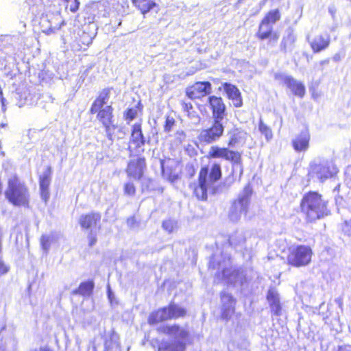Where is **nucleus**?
<instances>
[{
	"label": "nucleus",
	"mask_w": 351,
	"mask_h": 351,
	"mask_svg": "<svg viewBox=\"0 0 351 351\" xmlns=\"http://www.w3.org/2000/svg\"><path fill=\"white\" fill-rule=\"evenodd\" d=\"M169 343L165 342L164 345L158 347V351L167 350L169 348Z\"/></svg>",
	"instance_id": "de8ad7c7"
},
{
	"label": "nucleus",
	"mask_w": 351,
	"mask_h": 351,
	"mask_svg": "<svg viewBox=\"0 0 351 351\" xmlns=\"http://www.w3.org/2000/svg\"><path fill=\"white\" fill-rule=\"evenodd\" d=\"M95 285L93 280L82 282L79 287L72 292L73 295L90 296L93 291Z\"/></svg>",
	"instance_id": "393cba45"
},
{
	"label": "nucleus",
	"mask_w": 351,
	"mask_h": 351,
	"mask_svg": "<svg viewBox=\"0 0 351 351\" xmlns=\"http://www.w3.org/2000/svg\"><path fill=\"white\" fill-rule=\"evenodd\" d=\"M127 226L130 228H134L138 224V221L135 215L130 216L126 219Z\"/></svg>",
	"instance_id": "a19ab883"
},
{
	"label": "nucleus",
	"mask_w": 351,
	"mask_h": 351,
	"mask_svg": "<svg viewBox=\"0 0 351 351\" xmlns=\"http://www.w3.org/2000/svg\"><path fill=\"white\" fill-rule=\"evenodd\" d=\"M340 59H341V56H340V54H339V53H337V54H335V55L333 56V60H334L335 61H339Z\"/></svg>",
	"instance_id": "3c124183"
},
{
	"label": "nucleus",
	"mask_w": 351,
	"mask_h": 351,
	"mask_svg": "<svg viewBox=\"0 0 351 351\" xmlns=\"http://www.w3.org/2000/svg\"><path fill=\"white\" fill-rule=\"evenodd\" d=\"M162 226L165 230L171 233L176 228V222L171 219H167L162 222Z\"/></svg>",
	"instance_id": "58836bf2"
},
{
	"label": "nucleus",
	"mask_w": 351,
	"mask_h": 351,
	"mask_svg": "<svg viewBox=\"0 0 351 351\" xmlns=\"http://www.w3.org/2000/svg\"><path fill=\"white\" fill-rule=\"evenodd\" d=\"M52 173V168L49 165L38 177L40 196L45 202L49 200L50 196L49 186L51 182Z\"/></svg>",
	"instance_id": "2eb2a0df"
},
{
	"label": "nucleus",
	"mask_w": 351,
	"mask_h": 351,
	"mask_svg": "<svg viewBox=\"0 0 351 351\" xmlns=\"http://www.w3.org/2000/svg\"><path fill=\"white\" fill-rule=\"evenodd\" d=\"M93 38L90 34L85 32H82V34L75 39L73 45V50L77 52L85 51L92 44Z\"/></svg>",
	"instance_id": "6ab92c4d"
},
{
	"label": "nucleus",
	"mask_w": 351,
	"mask_h": 351,
	"mask_svg": "<svg viewBox=\"0 0 351 351\" xmlns=\"http://www.w3.org/2000/svg\"><path fill=\"white\" fill-rule=\"evenodd\" d=\"M287 87L291 90L293 95L300 98L304 97L306 94L305 85L302 82L295 80L293 77L288 81Z\"/></svg>",
	"instance_id": "5701e85b"
},
{
	"label": "nucleus",
	"mask_w": 351,
	"mask_h": 351,
	"mask_svg": "<svg viewBox=\"0 0 351 351\" xmlns=\"http://www.w3.org/2000/svg\"><path fill=\"white\" fill-rule=\"evenodd\" d=\"M97 242V238L95 233L90 232L88 235V245L91 247Z\"/></svg>",
	"instance_id": "37998d69"
},
{
	"label": "nucleus",
	"mask_w": 351,
	"mask_h": 351,
	"mask_svg": "<svg viewBox=\"0 0 351 351\" xmlns=\"http://www.w3.org/2000/svg\"><path fill=\"white\" fill-rule=\"evenodd\" d=\"M311 135L310 130L306 127L291 140V146L295 152H306L310 147Z\"/></svg>",
	"instance_id": "ddd939ff"
},
{
	"label": "nucleus",
	"mask_w": 351,
	"mask_h": 351,
	"mask_svg": "<svg viewBox=\"0 0 351 351\" xmlns=\"http://www.w3.org/2000/svg\"><path fill=\"white\" fill-rule=\"evenodd\" d=\"M59 2L64 5L65 11L72 13L77 12L80 5L79 0H59Z\"/></svg>",
	"instance_id": "cd10ccee"
},
{
	"label": "nucleus",
	"mask_w": 351,
	"mask_h": 351,
	"mask_svg": "<svg viewBox=\"0 0 351 351\" xmlns=\"http://www.w3.org/2000/svg\"><path fill=\"white\" fill-rule=\"evenodd\" d=\"M313 250L308 245L299 244L289 247L287 265L291 267L300 268L312 263Z\"/></svg>",
	"instance_id": "0eeeda50"
},
{
	"label": "nucleus",
	"mask_w": 351,
	"mask_h": 351,
	"mask_svg": "<svg viewBox=\"0 0 351 351\" xmlns=\"http://www.w3.org/2000/svg\"><path fill=\"white\" fill-rule=\"evenodd\" d=\"M252 193H253L252 186L251 184L248 183L244 186L243 190V194L241 196L250 199V197H251Z\"/></svg>",
	"instance_id": "ea45409f"
},
{
	"label": "nucleus",
	"mask_w": 351,
	"mask_h": 351,
	"mask_svg": "<svg viewBox=\"0 0 351 351\" xmlns=\"http://www.w3.org/2000/svg\"><path fill=\"white\" fill-rule=\"evenodd\" d=\"M207 103L213 119L222 121L226 117V106L222 97L210 95L207 99Z\"/></svg>",
	"instance_id": "f8f14e48"
},
{
	"label": "nucleus",
	"mask_w": 351,
	"mask_h": 351,
	"mask_svg": "<svg viewBox=\"0 0 351 351\" xmlns=\"http://www.w3.org/2000/svg\"><path fill=\"white\" fill-rule=\"evenodd\" d=\"M282 14L278 8L267 11L260 21L255 36L259 41H267L268 45H275L280 39V34L274 25L281 19Z\"/></svg>",
	"instance_id": "423d86ee"
},
{
	"label": "nucleus",
	"mask_w": 351,
	"mask_h": 351,
	"mask_svg": "<svg viewBox=\"0 0 351 351\" xmlns=\"http://www.w3.org/2000/svg\"><path fill=\"white\" fill-rule=\"evenodd\" d=\"M250 201V199L240 195L234 201L233 206L234 207V209H237L238 207H239L240 212H243L246 214L247 213Z\"/></svg>",
	"instance_id": "c85d7f7f"
},
{
	"label": "nucleus",
	"mask_w": 351,
	"mask_h": 351,
	"mask_svg": "<svg viewBox=\"0 0 351 351\" xmlns=\"http://www.w3.org/2000/svg\"><path fill=\"white\" fill-rule=\"evenodd\" d=\"M168 309L165 307L159 308L152 311L147 318V323L149 325H156L159 323L169 320L168 317Z\"/></svg>",
	"instance_id": "412c9836"
},
{
	"label": "nucleus",
	"mask_w": 351,
	"mask_h": 351,
	"mask_svg": "<svg viewBox=\"0 0 351 351\" xmlns=\"http://www.w3.org/2000/svg\"><path fill=\"white\" fill-rule=\"evenodd\" d=\"M299 208L306 223H313L330 215L328 201L317 191L305 193L300 199Z\"/></svg>",
	"instance_id": "f257e3e1"
},
{
	"label": "nucleus",
	"mask_w": 351,
	"mask_h": 351,
	"mask_svg": "<svg viewBox=\"0 0 351 351\" xmlns=\"http://www.w3.org/2000/svg\"><path fill=\"white\" fill-rule=\"evenodd\" d=\"M101 219L99 212L92 211L83 214L80 217L79 224L84 230H89L99 224Z\"/></svg>",
	"instance_id": "f3484780"
},
{
	"label": "nucleus",
	"mask_w": 351,
	"mask_h": 351,
	"mask_svg": "<svg viewBox=\"0 0 351 351\" xmlns=\"http://www.w3.org/2000/svg\"><path fill=\"white\" fill-rule=\"evenodd\" d=\"M180 105L184 112L190 116L193 110V106L191 102L182 100L180 101Z\"/></svg>",
	"instance_id": "e433bc0d"
},
{
	"label": "nucleus",
	"mask_w": 351,
	"mask_h": 351,
	"mask_svg": "<svg viewBox=\"0 0 351 351\" xmlns=\"http://www.w3.org/2000/svg\"><path fill=\"white\" fill-rule=\"evenodd\" d=\"M330 63V59L327 58L323 60H321L319 62V70L323 72L326 67Z\"/></svg>",
	"instance_id": "c03bdc74"
},
{
	"label": "nucleus",
	"mask_w": 351,
	"mask_h": 351,
	"mask_svg": "<svg viewBox=\"0 0 351 351\" xmlns=\"http://www.w3.org/2000/svg\"><path fill=\"white\" fill-rule=\"evenodd\" d=\"M176 124V120L173 117L166 116L165 121L163 125L164 131L165 132H169L172 130L173 126Z\"/></svg>",
	"instance_id": "f704fd0d"
},
{
	"label": "nucleus",
	"mask_w": 351,
	"mask_h": 351,
	"mask_svg": "<svg viewBox=\"0 0 351 351\" xmlns=\"http://www.w3.org/2000/svg\"><path fill=\"white\" fill-rule=\"evenodd\" d=\"M336 351H351V346H339Z\"/></svg>",
	"instance_id": "a18cd8bd"
},
{
	"label": "nucleus",
	"mask_w": 351,
	"mask_h": 351,
	"mask_svg": "<svg viewBox=\"0 0 351 351\" xmlns=\"http://www.w3.org/2000/svg\"><path fill=\"white\" fill-rule=\"evenodd\" d=\"M258 130L261 133L264 135L267 141L273 137L272 130L270 127L267 126L262 120L258 122Z\"/></svg>",
	"instance_id": "c756f323"
},
{
	"label": "nucleus",
	"mask_w": 351,
	"mask_h": 351,
	"mask_svg": "<svg viewBox=\"0 0 351 351\" xmlns=\"http://www.w3.org/2000/svg\"><path fill=\"white\" fill-rule=\"evenodd\" d=\"M342 230L345 234L351 237V219L345 221L342 223Z\"/></svg>",
	"instance_id": "79ce46f5"
},
{
	"label": "nucleus",
	"mask_w": 351,
	"mask_h": 351,
	"mask_svg": "<svg viewBox=\"0 0 351 351\" xmlns=\"http://www.w3.org/2000/svg\"><path fill=\"white\" fill-rule=\"evenodd\" d=\"M245 134L238 128H234L228 132L229 138L227 147H219L213 145L210 147L207 154L208 159L221 158L230 162L232 166L238 165L240 168V175L243 173V167L242 162V155L239 151L230 149V147H234L238 144Z\"/></svg>",
	"instance_id": "7ed1b4c3"
},
{
	"label": "nucleus",
	"mask_w": 351,
	"mask_h": 351,
	"mask_svg": "<svg viewBox=\"0 0 351 351\" xmlns=\"http://www.w3.org/2000/svg\"><path fill=\"white\" fill-rule=\"evenodd\" d=\"M224 133L222 121L213 120L210 126L202 129L197 138L201 143L210 144L219 140Z\"/></svg>",
	"instance_id": "1a4fd4ad"
},
{
	"label": "nucleus",
	"mask_w": 351,
	"mask_h": 351,
	"mask_svg": "<svg viewBox=\"0 0 351 351\" xmlns=\"http://www.w3.org/2000/svg\"><path fill=\"white\" fill-rule=\"evenodd\" d=\"M274 77L275 80L287 86L288 84V81H289V80H291L292 77L285 75L280 73H277L274 74Z\"/></svg>",
	"instance_id": "4c0bfd02"
},
{
	"label": "nucleus",
	"mask_w": 351,
	"mask_h": 351,
	"mask_svg": "<svg viewBox=\"0 0 351 351\" xmlns=\"http://www.w3.org/2000/svg\"><path fill=\"white\" fill-rule=\"evenodd\" d=\"M114 335H116L115 332H114V331H113V332H112V333H111V336L112 337V336H114Z\"/></svg>",
	"instance_id": "603ef678"
},
{
	"label": "nucleus",
	"mask_w": 351,
	"mask_h": 351,
	"mask_svg": "<svg viewBox=\"0 0 351 351\" xmlns=\"http://www.w3.org/2000/svg\"><path fill=\"white\" fill-rule=\"evenodd\" d=\"M176 347L178 348V351H184L185 350V344L183 343H177Z\"/></svg>",
	"instance_id": "09e8293b"
},
{
	"label": "nucleus",
	"mask_w": 351,
	"mask_h": 351,
	"mask_svg": "<svg viewBox=\"0 0 351 351\" xmlns=\"http://www.w3.org/2000/svg\"><path fill=\"white\" fill-rule=\"evenodd\" d=\"M295 41V37L289 34L287 36L283 37L280 43V49L284 52H287L289 45H293Z\"/></svg>",
	"instance_id": "7c9ffc66"
},
{
	"label": "nucleus",
	"mask_w": 351,
	"mask_h": 351,
	"mask_svg": "<svg viewBox=\"0 0 351 351\" xmlns=\"http://www.w3.org/2000/svg\"><path fill=\"white\" fill-rule=\"evenodd\" d=\"M168 309V317L170 319L182 318L186 316L187 311L185 308L179 306L175 303H170L165 306Z\"/></svg>",
	"instance_id": "b1692460"
},
{
	"label": "nucleus",
	"mask_w": 351,
	"mask_h": 351,
	"mask_svg": "<svg viewBox=\"0 0 351 351\" xmlns=\"http://www.w3.org/2000/svg\"><path fill=\"white\" fill-rule=\"evenodd\" d=\"M137 110L135 108H127L123 112V119L128 121H132L137 117Z\"/></svg>",
	"instance_id": "72a5a7b5"
},
{
	"label": "nucleus",
	"mask_w": 351,
	"mask_h": 351,
	"mask_svg": "<svg viewBox=\"0 0 351 351\" xmlns=\"http://www.w3.org/2000/svg\"><path fill=\"white\" fill-rule=\"evenodd\" d=\"M222 86L228 99L232 101L233 106L235 108L241 107L243 106V99L239 88L235 85L228 82H224Z\"/></svg>",
	"instance_id": "a211bd4d"
},
{
	"label": "nucleus",
	"mask_w": 351,
	"mask_h": 351,
	"mask_svg": "<svg viewBox=\"0 0 351 351\" xmlns=\"http://www.w3.org/2000/svg\"><path fill=\"white\" fill-rule=\"evenodd\" d=\"M4 195L8 202L14 206L29 208L30 194L26 183L14 174L7 180Z\"/></svg>",
	"instance_id": "39448f33"
},
{
	"label": "nucleus",
	"mask_w": 351,
	"mask_h": 351,
	"mask_svg": "<svg viewBox=\"0 0 351 351\" xmlns=\"http://www.w3.org/2000/svg\"><path fill=\"white\" fill-rule=\"evenodd\" d=\"M133 7L142 14H145L158 7L156 0H130Z\"/></svg>",
	"instance_id": "4be33fe9"
},
{
	"label": "nucleus",
	"mask_w": 351,
	"mask_h": 351,
	"mask_svg": "<svg viewBox=\"0 0 351 351\" xmlns=\"http://www.w3.org/2000/svg\"><path fill=\"white\" fill-rule=\"evenodd\" d=\"M39 351H53V349L49 346H42L39 348Z\"/></svg>",
	"instance_id": "8fccbe9b"
},
{
	"label": "nucleus",
	"mask_w": 351,
	"mask_h": 351,
	"mask_svg": "<svg viewBox=\"0 0 351 351\" xmlns=\"http://www.w3.org/2000/svg\"><path fill=\"white\" fill-rule=\"evenodd\" d=\"M271 312L274 315H280L282 313V306L280 299L269 304Z\"/></svg>",
	"instance_id": "c9c22d12"
},
{
	"label": "nucleus",
	"mask_w": 351,
	"mask_h": 351,
	"mask_svg": "<svg viewBox=\"0 0 351 351\" xmlns=\"http://www.w3.org/2000/svg\"><path fill=\"white\" fill-rule=\"evenodd\" d=\"M26 2L30 8H36V11H50L53 7V0H27Z\"/></svg>",
	"instance_id": "a878e982"
},
{
	"label": "nucleus",
	"mask_w": 351,
	"mask_h": 351,
	"mask_svg": "<svg viewBox=\"0 0 351 351\" xmlns=\"http://www.w3.org/2000/svg\"><path fill=\"white\" fill-rule=\"evenodd\" d=\"M221 177L222 170L219 163L213 162L210 168L208 165H204L199 171L197 181L191 183L189 189L198 200L206 201L210 186L220 180Z\"/></svg>",
	"instance_id": "20e7f679"
},
{
	"label": "nucleus",
	"mask_w": 351,
	"mask_h": 351,
	"mask_svg": "<svg viewBox=\"0 0 351 351\" xmlns=\"http://www.w3.org/2000/svg\"><path fill=\"white\" fill-rule=\"evenodd\" d=\"M145 138L143 132L141 123H135L131 127L130 138L128 147L129 156L134 158L144 152Z\"/></svg>",
	"instance_id": "6e6552de"
},
{
	"label": "nucleus",
	"mask_w": 351,
	"mask_h": 351,
	"mask_svg": "<svg viewBox=\"0 0 351 351\" xmlns=\"http://www.w3.org/2000/svg\"><path fill=\"white\" fill-rule=\"evenodd\" d=\"M161 172L162 176L169 182H174L179 178V175L173 167H165L161 162Z\"/></svg>",
	"instance_id": "bb28decb"
},
{
	"label": "nucleus",
	"mask_w": 351,
	"mask_h": 351,
	"mask_svg": "<svg viewBox=\"0 0 351 351\" xmlns=\"http://www.w3.org/2000/svg\"><path fill=\"white\" fill-rule=\"evenodd\" d=\"M309 45L314 53L326 50L330 44V37L328 34H319L308 40Z\"/></svg>",
	"instance_id": "dca6fc26"
},
{
	"label": "nucleus",
	"mask_w": 351,
	"mask_h": 351,
	"mask_svg": "<svg viewBox=\"0 0 351 351\" xmlns=\"http://www.w3.org/2000/svg\"><path fill=\"white\" fill-rule=\"evenodd\" d=\"M112 90V88L111 87H106L101 89L93 101L89 109L90 113L95 114L96 119L104 128L107 138L109 140H112V134L110 132V130L116 128V125L114 124V108L111 104H107L110 97Z\"/></svg>",
	"instance_id": "f03ea898"
},
{
	"label": "nucleus",
	"mask_w": 351,
	"mask_h": 351,
	"mask_svg": "<svg viewBox=\"0 0 351 351\" xmlns=\"http://www.w3.org/2000/svg\"><path fill=\"white\" fill-rule=\"evenodd\" d=\"M105 346H109V345H108V341H107L105 342Z\"/></svg>",
	"instance_id": "864d4df0"
},
{
	"label": "nucleus",
	"mask_w": 351,
	"mask_h": 351,
	"mask_svg": "<svg viewBox=\"0 0 351 351\" xmlns=\"http://www.w3.org/2000/svg\"><path fill=\"white\" fill-rule=\"evenodd\" d=\"M266 299L269 304L279 300L280 297L278 291L274 287L269 288L266 295Z\"/></svg>",
	"instance_id": "473e14b6"
},
{
	"label": "nucleus",
	"mask_w": 351,
	"mask_h": 351,
	"mask_svg": "<svg viewBox=\"0 0 351 351\" xmlns=\"http://www.w3.org/2000/svg\"><path fill=\"white\" fill-rule=\"evenodd\" d=\"M222 300V307L220 317L221 319L228 322L235 313L236 299L228 293L222 292L220 294Z\"/></svg>",
	"instance_id": "4468645a"
},
{
	"label": "nucleus",
	"mask_w": 351,
	"mask_h": 351,
	"mask_svg": "<svg viewBox=\"0 0 351 351\" xmlns=\"http://www.w3.org/2000/svg\"><path fill=\"white\" fill-rule=\"evenodd\" d=\"M159 333L167 335L178 336L180 338H186L189 335V332L180 328L178 324L165 325L157 328Z\"/></svg>",
	"instance_id": "aec40b11"
},
{
	"label": "nucleus",
	"mask_w": 351,
	"mask_h": 351,
	"mask_svg": "<svg viewBox=\"0 0 351 351\" xmlns=\"http://www.w3.org/2000/svg\"><path fill=\"white\" fill-rule=\"evenodd\" d=\"M42 245L44 248H47L49 245V239L47 237H43L42 238Z\"/></svg>",
	"instance_id": "49530a36"
},
{
	"label": "nucleus",
	"mask_w": 351,
	"mask_h": 351,
	"mask_svg": "<svg viewBox=\"0 0 351 351\" xmlns=\"http://www.w3.org/2000/svg\"><path fill=\"white\" fill-rule=\"evenodd\" d=\"M147 169V161L145 156H140L136 158L130 159L125 169L126 176L130 179L141 180L145 176Z\"/></svg>",
	"instance_id": "9d476101"
},
{
	"label": "nucleus",
	"mask_w": 351,
	"mask_h": 351,
	"mask_svg": "<svg viewBox=\"0 0 351 351\" xmlns=\"http://www.w3.org/2000/svg\"><path fill=\"white\" fill-rule=\"evenodd\" d=\"M212 92V84L208 81H197L185 89L186 96L191 99H202Z\"/></svg>",
	"instance_id": "9b49d317"
},
{
	"label": "nucleus",
	"mask_w": 351,
	"mask_h": 351,
	"mask_svg": "<svg viewBox=\"0 0 351 351\" xmlns=\"http://www.w3.org/2000/svg\"><path fill=\"white\" fill-rule=\"evenodd\" d=\"M123 193L126 196L133 197L136 193V187L135 184L131 181L125 182L123 184Z\"/></svg>",
	"instance_id": "2f4dec72"
}]
</instances>
